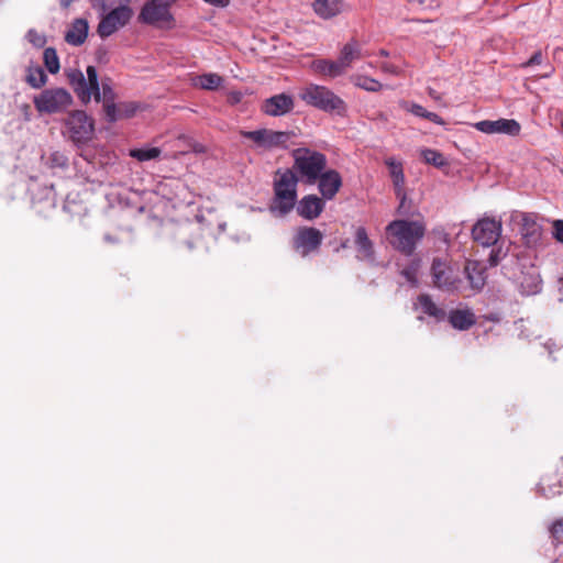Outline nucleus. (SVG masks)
<instances>
[{"label": "nucleus", "mask_w": 563, "mask_h": 563, "mask_svg": "<svg viewBox=\"0 0 563 563\" xmlns=\"http://www.w3.org/2000/svg\"><path fill=\"white\" fill-rule=\"evenodd\" d=\"M552 73H553V68L551 66H549L548 71L545 74H543L541 77L548 78L551 76Z\"/></svg>", "instance_id": "864d4df0"}, {"label": "nucleus", "mask_w": 563, "mask_h": 563, "mask_svg": "<svg viewBox=\"0 0 563 563\" xmlns=\"http://www.w3.org/2000/svg\"><path fill=\"white\" fill-rule=\"evenodd\" d=\"M380 69L383 73L391 74V75H398L399 68L390 63H382Z\"/></svg>", "instance_id": "a18cd8bd"}, {"label": "nucleus", "mask_w": 563, "mask_h": 563, "mask_svg": "<svg viewBox=\"0 0 563 563\" xmlns=\"http://www.w3.org/2000/svg\"><path fill=\"white\" fill-rule=\"evenodd\" d=\"M207 4L217 7V8H227L230 4V0H202Z\"/></svg>", "instance_id": "09e8293b"}, {"label": "nucleus", "mask_w": 563, "mask_h": 563, "mask_svg": "<svg viewBox=\"0 0 563 563\" xmlns=\"http://www.w3.org/2000/svg\"><path fill=\"white\" fill-rule=\"evenodd\" d=\"M544 346H545V349H548V350H549V353L551 354V353L553 352V350H554V347H555L556 345H555V343H554V342H550V341H549V342H547V343L544 344Z\"/></svg>", "instance_id": "3c124183"}, {"label": "nucleus", "mask_w": 563, "mask_h": 563, "mask_svg": "<svg viewBox=\"0 0 563 563\" xmlns=\"http://www.w3.org/2000/svg\"><path fill=\"white\" fill-rule=\"evenodd\" d=\"M351 81L357 88L369 92H376L383 88V85L378 80L365 75L355 74L351 77Z\"/></svg>", "instance_id": "c85d7f7f"}, {"label": "nucleus", "mask_w": 563, "mask_h": 563, "mask_svg": "<svg viewBox=\"0 0 563 563\" xmlns=\"http://www.w3.org/2000/svg\"><path fill=\"white\" fill-rule=\"evenodd\" d=\"M366 55L367 54L363 53L358 42L351 40L341 48L338 60L342 70L345 73V70L349 69L354 62Z\"/></svg>", "instance_id": "aec40b11"}, {"label": "nucleus", "mask_w": 563, "mask_h": 563, "mask_svg": "<svg viewBox=\"0 0 563 563\" xmlns=\"http://www.w3.org/2000/svg\"><path fill=\"white\" fill-rule=\"evenodd\" d=\"M322 240L323 235L318 229L303 227L294 236V247L301 256H307L319 249Z\"/></svg>", "instance_id": "ddd939ff"}, {"label": "nucleus", "mask_w": 563, "mask_h": 563, "mask_svg": "<svg viewBox=\"0 0 563 563\" xmlns=\"http://www.w3.org/2000/svg\"><path fill=\"white\" fill-rule=\"evenodd\" d=\"M242 137L252 142L249 145L255 150L272 151L275 148H284L290 139L288 132L274 131L269 129H260L255 131H241Z\"/></svg>", "instance_id": "1a4fd4ad"}, {"label": "nucleus", "mask_w": 563, "mask_h": 563, "mask_svg": "<svg viewBox=\"0 0 563 563\" xmlns=\"http://www.w3.org/2000/svg\"><path fill=\"white\" fill-rule=\"evenodd\" d=\"M312 10L322 20L333 19L350 10L345 0H313Z\"/></svg>", "instance_id": "dca6fc26"}, {"label": "nucleus", "mask_w": 563, "mask_h": 563, "mask_svg": "<svg viewBox=\"0 0 563 563\" xmlns=\"http://www.w3.org/2000/svg\"><path fill=\"white\" fill-rule=\"evenodd\" d=\"M416 308L421 309L423 313L433 317L438 320L443 319L445 316L444 311L440 309L428 295H421L418 297Z\"/></svg>", "instance_id": "cd10ccee"}, {"label": "nucleus", "mask_w": 563, "mask_h": 563, "mask_svg": "<svg viewBox=\"0 0 563 563\" xmlns=\"http://www.w3.org/2000/svg\"><path fill=\"white\" fill-rule=\"evenodd\" d=\"M46 164L52 169H56V168H62L63 169V168H65L67 166L68 159H67L65 154H63L60 152H53L48 156Z\"/></svg>", "instance_id": "e433bc0d"}, {"label": "nucleus", "mask_w": 563, "mask_h": 563, "mask_svg": "<svg viewBox=\"0 0 563 563\" xmlns=\"http://www.w3.org/2000/svg\"><path fill=\"white\" fill-rule=\"evenodd\" d=\"M325 200L317 195H307L302 197L297 205V212L306 220L318 218L324 210Z\"/></svg>", "instance_id": "a211bd4d"}, {"label": "nucleus", "mask_w": 563, "mask_h": 563, "mask_svg": "<svg viewBox=\"0 0 563 563\" xmlns=\"http://www.w3.org/2000/svg\"><path fill=\"white\" fill-rule=\"evenodd\" d=\"M474 128L486 134H506L510 136L518 135L521 130L519 122L514 119L483 120L476 122Z\"/></svg>", "instance_id": "4468645a"}, {"label": "nucleus", "mask_w": 563, "mask_h": 563, "mask_svg": "<svg viewBox=\"0 0 563 563\" xmlns=\"http://www.w3.org/2000/svg\"><path fill=\"white\" fill-rule=\"evenodd\" d=\"M87 78L80 70H75L69 74V81L73 86L78 98L84 102L88 103L92 98L96 101L109 102L113 101L114 92L112 88L102 82L101 87L98 80V73L95 66L87 67Z\"/></svg>", "instance_id": "f257e3e1"}, {"label": "nucleus", "mask_w": 563, "mask_h": 563, "mask_svg": "<svg viewBox=\"0 0 563 563\" xmlns=\"http://www.w3.org/2000/svg\"><path fill=\"white\" fill-rule=\"evenodd\" d=\"M104 240L108 241V242H113L114 241L110 235H106Z\"/></svg>", "instance_id": "13d9d810"}, {"label": "nucleus", "mask_w": 563, "mask_h": 563, "mask_svg": "<svg viewBox=\"0 0 563 563\" xmlns=\"http://www.w3.org/2000/svg\"><path fill=\"white\" fill-rule=\"evenodd\" d=\"M26 38L30 43H32L35 47H43L46 43V38L43 34L38 33L35 30H30L26 34Z\"/></svg>", "instance_id": "ea45409f"}, {"label": "nucleus", "mask_w": 563, "mask_h": 563, "mask_svg": "<svg viewBox=\"0 0 563 563\" xmlns=\"http://www.w3.org/2000/svg\"><path fill=\"white\" fill-rule=\"evenodd\" d=\"M27 190L31 194L33 203L45 202L49 208L56 206V195L53 185L44 186L42 189L37 190L35 180L31 178Z\"/></svg>", "instance_id": "5701e85b"}, {"label": "nucleus", "mask_w": 563, "mask_h": 563, "mask_svg": "<svg viewBox=\"0 0 563 563\" xmlns=\"http://www.w3.org/2000/svg\"><path fill=\"white\" fill-rule=\"evenodd\" d=\"M431 276L434 287L441 290L460 291L463 289L459 269L451 266L446 261L434 258L431 266Z\"/></svg>", "instance_id": "9d476101"}, {"label": "nucleus", "mask_w": 563, "mask_h": 563, "mask_svg": "<svg viewBox=\"0 0 563 563\" xmlns=\"http://www.w3.org/2000/svg\"><path fill=\"white\" fill-rule=\"evenodd\" d=\"M44 64L51 74H56L59 70V59L54 48L47 47L43 53Z\"/></svg>", "instance_id": "473e14b6"}, {"label": "nucleus", "mask_w": 563, "mask_h": 563, "mask_svg": "<svg viewBox=\"0 0 563 563\" xmlns=\"http://www.w3.org/2000/svg\"><path fill=\"white\" fill-rule=\"evenodd\" d=\"M378 55L383 56V57H388L389 56V52L384 49V48H382V49H379Z\"/></svg>", "instance_id": "603ef678"}, {"label": "nucleus", "mask_w": 563, "mask_h": 563, "mask_svg": "<svg viewBox=\"0 0 563 563\" xmlns=\"http://www.w3.org/2000/svg\"><path fill=\"white\" fill-rule=\"evenodd\" d=\"M522 227H523V234L526 236H529L531 241L536 242L540 236V228L536 223L533 217L531 214H522Z\"/></svg>", "instance_id": "2f4dec72"}, {"label": "nucleus", "mask_w": 563, "mask_h": 563, "mask_svg": "<svg viewBox=\"0 0 563 563\" xmlns=\"http://www.w3.org/2000/svg\"><path fill=\"white\" fill-rule=\"evenodd\" d=\"M88 35V22L85 19H76L65 34V41L70 45H81Z\"/></svg>", "instance_id": "b1692460"}, {"label": "nucleus", "mask_w": 563, "mask_h": 563, "mask_svg": "<svg viewBox=\"0 0 563 563\" xmlns=\"http://www.w3.org/2000/svg\"><path fill=\"white\" fill-rule=\"evenodd\" d=\"M106 118L109 122H115L120 119H122V110L119 107H117L113 101L104 102L103 103Z\"/></svg>", "instance_id": "4c0bfd02"}, {"label": "nucleus", "mask_w": 563, "mask_h": 563, "mask_svg": "<svg viewBox=\"0 0 563 563\" xmlns=\"http://www.w3.org/2000/svg\"><path fill=\"white\" fill-rule=\"evenodd\" d=\"M74 0H60V4L64 8H67Z\"/></svg>", "instance_id": "5fc2aeb1"}, {"label": "nucleus", "mask_w": 563, "mask_h": 563, "mask_svg": "<svg viewBox=\"0 0 563 563\" xmlns=\"http://www.w3.org/2000/svg\"><path fill=\"white\" fill-rule=\"evenodd\" d=\"M450 324L460 331L470 329L476 322L474 312L468 308L453 309L449 313Z\"/></svg>", "instance_id": "4be33fe9"}, {"label": "nucleus", "mask_w": 563, "mask_h": 563, "mask_svg": "<svg viewBox=\"0 0 563 563\" xmlns=\"http://www.w3.org/2000/svg\"><path fill=\"white\" fill-rule=\"evenodd\" d=\"M464 273L468 280L471 289L479 291L486 283L485 267L476 261H467L464 266Z\"/></svg>", "instance_id": "6ab92c4d"}, {"label": "nucleus", "mask_w": 563, "mask_h": 563, "mask_svg": "<svg viewBox=\"0 0 563 563\" xmlns=\"http://www.w3.org/2000/svg\"><path fill=\"white\" fill-rule=\"evenodd\" d=\"M47 76L42 68L30 69L26 81L33 88H41L46 84Z\"/></svg>", "instance_id": "f704fd0d"}, {"label": "nucleus", "mask_w": 563, "mask_h": 563, "mask_svg": "<svg viewBox=\"0 0 563 563\" xmlns=\"http://www.w3.org/2000/svg\"><path fill=\"white\" fill-rule=\"evenodd\" d=\"M385 165L388 167L395 194L401 195V190L405 189V174L402 163L395 157H388L385 159Z\"/></svg>", "instance_id": "393cba45"}, {"label": "nucleus", "mask_w": 563, "mask_h": 563, "mask_svg": "<svg viewBox=\"0 0 563 563\" xmlns=\"http://www.w3.org/2000/svg\"><path fill=\"white\" fill-rule=\"evenodd\" d=\"M543 57L540 51L536 52L527 62L521 64L522 68L542 64Z\"/></svg>", "instance_id": "79ce46f5"}, {"label": "nucleus", "mask_w": 563, "mask_h": 563, "mask_svg": "<svg viewBox=\"0 0 563 563\" xmlns=\"http://www.w3.org/2000/svg\"><path fill=\"white\" fill-rule=\"evenodd\" d=\"M424 119H428L429 121H431L433 123H437L439 125H443L444 124L443 119L440 115H438L437 113H434V112L428 111Z\"/></svg>", "instance_id": "de8ad7c7"}, {"label": "nucleus", "mask_w": 563, "mask_h": 563, "mask_svg": "<svg viewBox=\"0 0 563 563\" xmlns=\"http://www.w3.org/2000/svg\"><path fill=\"white\" fill-rule=\"evenodd\" d=\"M221 84L222 77L216 73H207L192 78V85L205 90H216Z\"/></svg>", "instance_id": "bb28decb"}, {"label": "nucleus", "mask_w": 563, "mask_h": 563, "mask_svg": "<svg viewBox=\"0 0 563 563\" xmlns=\"http://www.w3.org/2000/svg\"><path fill=\"white\" fill-rule=\"evenodd\" d=\"M176 2L177 0H148L141 9L139 20L156 27H170L174 23L170 8Z\"/></svg>", "instance_id": "6e6552de"}, {"label": "nucleus", "mask_w": 563, "mask_h": 563, "mask_svg": "<svg viewBox=\"0 0 563 563\" xmlns=\"http://www.w3.org/2000/svg\"><path fill=\"white\" fill-rule=\"evenodd\" d=\"M490 264L492 265H496L497 264V258L494 255L490 256Z\"/></svg>", "instance_id": "4d7b16f0"}, {"label": "nucleus", "mask_w": 563, "mask_h": 563, "mask_svg": "<svg viewBox=\"0 0 563 563\" xmlns=\"http://www.w3.org/2000/svg\"><path fill=\"white\" fill-rule=\"evenodd\" d=\"M294 108V99L286 93L275 95L265 100L262 109L264 113L271 117H282L290 112Z\"/></svg>", "instance_id": "f3484780"}, {"label": "nucleus", "mask_w": 563, "mask_h": 563, "mask_svg": "<svg viewBox=\"0 0 563 563\" xmlns=\"http://www.w3.org/2000/svg\"><path fill=\"white\" fill-rule=\"evenodd\" d=\"M420 266H421V260L412 258L407 266H405L400 269V275L412 287H417L419 284L418 273H419Z\"/></svg>", "instance_id": "c756f323"}, {"label": "nucleus", "mask_w": 563, "mask_h": 563, "mask_svg": "<svg viewBox=\"0 0 563 563\" xmlns=\"http://www.w3.org/2000/svg\"><path fill=\"white\" fill-rule=\"evenodd\" d=\"M122 110V118H129L132 117L136 110L134 104H121L120 106Z\"/></svg>", "instance_id": "49530a36"}, {"label": "nucleus", "mask_w": 563, "mask_h": 563, "mask_svg": "<svg viewBox=\"0 0 563 563\" xmlns=\"http://www.w3.org/2000/svg\"><path fill=\"white\" fill-rule=\"evenodd\" d=\"M396 197L399 199V206H398L397 212L400 216H410V214H412L411 211H410V206L407 202V195H406L405 189L401 190V195H396Z\"/></svg>", "instance_id": "a19ab883"}, {"label": "nucleus", "mask_w": 563, "mask_h": 563, "mask_svg": "<svg viewBox=\"0 0 563 563\" xmlns=\"http://www.w3.org/2000/svg\"><path fill=\"white\" fill-rule=\"evenodd\" d=\"M161 155V150L158 147H142L134 148L130 151V156L140 161L147 162L157 158Z\"/></svg>", "instance_id": "7c9ffc66"}, {"label": "nucleus", "mask_w": 563, "mask_h": 563, "mask_svg": "<svg viewBox=\"0 0 563 563\" xmlns=\"http://www.w3.org/2000/svg\"><path fill=\"white\" fill-rule=\"evenodd\" d=\"M299 98L308 106L338 115H344L346 103L325 86L309 84L299 91Z\"/></svg>", "instance_id": "7ed1b4c3"}, {"label": "nucleus", "mask_w": 563, "mask_h": 563, "mask_svg": "<svg viewBox=\"0 0 563 563\" xmlns=\"http://www.w3.org/2000/svg\"><path fill=\"white\" fill-rule=\"evenodd\" d=\"M561 484L554 483L552 485L545 486L544 481H542L538 486V492L547 498L554 497L561 493Z\"/></svg>", "instance_id": "58836bf2"}, {"label": "nucleus", "mask_w": 563, "mask_h": 563, "mask_svg": "<svg viewBox=\"0 0 563 563\" xmlns=\"http://www.w3.org/2000/svg\"><path fill=\"white\" fill-rule=\"evenodd\" d=\"M541 290L540 280L538 278H533L532 284L528 290H525L527 295L537 294Z\"/></svg>", "instance_id": "8fccbe9b"}, {"label": "nucleus", "mask_w": 563, "mask_h": 563, "mask_svg": "<svg viewBox=\"0 0 563 563\" xmlns=\"http://www.w3.org/2000/svg\"><path fill=\"white\" fill-rule=\"evenodd\" d=\"M407 110L410 111L412 114L420 117V118H426V114L428 112V110H426L422 106H420L418 103L409 104L407 107Z\"/></svg>", "instance_id": "37998d69"}, {"label": "nucleus", "mask_w": 563, "mask_h": 563, "mask_svg": "<svg viewBox=\"0 0 563 563\" xmlns=\"http://www.w3.org/2000/svg\"><path fill=\"white\" fill-rule=\"evenodd\" d=\"M311 69L320 75L335 78L344 74L339 60L316 59L311 63Z\"/></svg>", "instance_id": "a878e982"}, {"label": "nucleus", "mask_w": 563, "mask_h": 563, "mask_svg": "<svg viewBox=\"0 0 563 563\" xmlns=\"http://www.w3.org/2000/svg\"><path fill=\"white\" fill-rule=\"evenodd\" d=\"M355 246L357 250V258L374 263V247L369 240L365 228L360 227L355 231Z\"/></svg>", "instance_id": "412c9836"}, {"label": "nucleus", "mask_w": 563, "mask_h": 563, "mask_svg": "<svg viewBox=\"0 0 563 563\" xmlns=\"http://www.w3.org/2000/svg\"><path fill=\"white\" fill-rule=\"evenodd\" d=\"M501 233V223L493 218L478 220L472 230L473 239L483 246L494 245Z\"/></svg>", "instance_id": "f8f14e48"}, {"label": "nucleus", "mask_w": 563, "mask_h": 563, "mask_svg": "<svg viewBox=\"0 0 563 563\" xmlns=\"http://www.w3.org/2000/svg\"><path fill=\"white\" fill-rule=\"evenodd\" d=\"M40 113L53 114L66 111L73 103L71 95L64 88H47L33 98Z\"/></svg>", "instance_id": "0eeeda50"}, {"label": "nucleus", "mask_w": 563, "mask_h": 563, "mask_svg": "<svg viewBox=\"0 0 563 563\" xmlns=\"http://www.w3.org/2000/svg\"><path fill=\"white\" fill-rule=\"evenodd\" d=\"M429 95L433 98V99H439V96L435 93L434 90H430Z\"/></svg>", "instance_id": "6e6d98bb"}, {"label": "nucleus", "mask_w": 563, "mask_h": 563, "mask_svg": "<svg viewBox=\"0 0 563 563\" xmlns=\"http://www.w3.org/2000/svg\"><path fill=\"white\" fill-rule=\"evenodd\" d=\"M553 235L559 242L563 243V220L554 221Z\"/></svg>", "instance_id": "c03bdc74"}, {"label": "nucleus", "mask_w": 563, "mask_h": 563, "mask_svg": "<svg viewBox=\"0 0 563 563\" xmlns=\"http://www.w3.org/2000/svg\"><path fill=\"white\" fill-rule=\"evenodd\" d=\"M316 184L321 197L324 200H332L342 187V177L334 169H324Z\"/></svg>", "instance_id": "2eb2a0df"}, {"label": "nucleus", "mask_w": 563, "mask_h": 563, "mask_svg": "<svg viewBox=\"0 0 563 563\" xmlns=\"http://www.w3.org/2000/svg\"><path fill=\"white\" fill-rule=\"evenodd\" d=\"M133 15L129 5H119L107 13L99 22L97 32L100 37L106 38L125 26Z\"/></svg>", "instance_id": "9b49d317"}, {"label": "nucleus", "mask_w": 563, "mask_h": 563, "mask_svg": "<svg viewBox=\"0 0 563 563\" xmlns=\"http://www.w3.org/2000/svg\"><path fill=\"white\" fill-rule=\"evenodd\" d=\"M426 225L421 221L394 220L386 227L389 243L406 255H411L423 238Z\"/></svg>", "instance_id": "f03ea898"}, {"label": "nucleus", "mask_w": 563, "mask_h": 563, "mask_svg": "<svg viewBox=\"0 0 563 563\" xmlns=\"http://www.w3.org/2000/svg\"><path fill=\"white\" fill-rule=\"evenodd\" d=\"M292 157L295 169L300 179L307 185H314L327 167L325 155L307 147L295 150Z\"/></svg>", "instance_id": "39448f33"}, {"label": "nucleus", "mask_w": 563, "mask_h": 563, "mask_svg": "<svg viewBox=\"0 0 563 563\" xmlns=\"http://www.w3.org/2000/svg\"><path fill=\"white\" fill-rule=\"evenodd\" d=\"M549 533L554 545L563 543V518L554 520L549 526Z\"/></svg>", "instance_id": "c9c22d12"}, {"label": "nucleus", "mask_w": 563, "mask_h": 563, "mask_svg": "<svg viewBox=\"0 0 563 563\" xmlns=\"http://www.w3.org/2000/svg\"><path fill=\"white\" fill-rule=\"evenodd\" d=\"M64 134L76 144L90 141L95 133L93 120L82 110H74L64 119Z\"/></svg>", "instance_id": "423d86ee"}, {"label": "nucleus", "mask_w": 563, "mask_h": 563, "mask_svg": "<svg viewBox=\"0 0 563 563\" xmlns=\"http://www.w3.org/2000/svg\"><path fill=\"white\" fill-rule=\"evenodd\" d=\"M298 178L290 169L278 173V178L274 183V200L271 211L278 216H285L296 205Z\"/></svg>", "instance_id": "20e7f679"}, {"label": "nucleus", "mask_w": 563, "mask_h": 563, "mask_svg": "<svg viewBox=\"0 0 563 563\" xmlns=\"http://www.w3.org/2000/svg\"><path fill=\"white\" fill-rule=\"evenodd\" d=\"M420 154L423 161L428 164H431L435 167H442L445 165V159L443 155L435 150L423 148L421 150Z\"/></svg>", "instance_id": "72a5a7b5"}]
</instances>
